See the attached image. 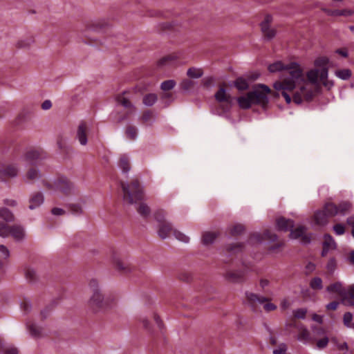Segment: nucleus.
<instances>
[{
  "label": "nucleus",
  "instance_id": "obj_1",
  "mask_svg": "<svg viewBox=\"0 0 354 354\" xmlns=\"http://www.w3.org/2000/svg\"><path fill=\"white\" fill-rule=\"evenodd\" d=\"M328 63L329 59L326 57L317 58L314 62L315 68L306 73L307 80L300 66L295 62L284 64L281 62H276L268 66V70L270 73H281L280 80L275 82L273 87L281 91L286 103L290 104L292 100L299 104L313 100L319 82L328 89L333 86V81L328 78Z\"/></svg>",
  "mask_w": 354,
  "mask_h": 354
},
{
  "label": "nucleus",
  "instance_id": "obj_2",
  "mask_svg": "<svg viewBox=\"0 0 354 354\" xmlns=\"http://www.w3.org/2000/svg\"><path fill=\"white\" fill-rule=\"evenodd\" d=\"M88 288L90 297L87 305L93 312L98 313L109 308V300L102 293L99 281L96 279L89 280Z\"/></svg>",
  "mask_w": 354,
  "mask_h": 354
},
{
  "label": "nucleus",
  "instance_id": "obj_3",
  "mask_svg": "<svg viewBox=\"0 0 354 354\" xmlns=\"http://www.w3.org/2000/svg\"><path fill=\"white\" fill-rule=\"evenodd\" d=\"M43 184L49 192L58 193L64 196L76 195L79 192L74 184L66 178L44 180Z\"/></svg>",
  "mask_w": 354,
  "mask_h": 354
},
{
  "label": "nucleus",
  "instance_id": "obj_4",
  "mask_svg": "<svg viewBox=\"0 0 354 354\" xmlns=\"http://www.w3.org/2000/svg\"><path fill=\"white\" fill-rule=\"evenodd\" d=\"M121 188L124 203L133 205L145 198L143 188L138 180H133L130 183H122Z\"/></svg>",
  "mask_w": 354,
  "mask_h": 354
},
{
  "label": "nucleus",
  "instance_id": "obj_5",
  "mask_svg": "<svg viewBox=\"0 0 354 354\" xmlns=\"http://www.w3.org/2000/svg\"><path fill=\"white\" fill-rule=\"evenodd\" d=\"M245 301L251 307H254L257 304H263V309L266 312L273 311L277 309V306L271 302V299L252 292H245Z\"/></svg>",
  "mask_w": 354,
  "mask_h": 354
},
{
  "label": "nucleus",
  "instance_id": "obj_6",
  "mask_svg": "<svg viewBox=\"0 0 354 354\" xmlns=\"http://www.w3.org/2000/svg\"><path fill=\"white\" fill-rule=\"evenodd\" d=\"M250 92L254 104H259L263 107H265L268 104V95L271 93V90L268 86L261 84H258L254 88L253 91Z\"/></svg>",
  "mask_w": 354,
  "mask_h": 354
},
{
  "label": "nucleus",
  "instance_id": "obj_7",
  "mask_svg": "<svg viewBox=\"0 0 354 354\" xmlns=\"http://www.w3.org/2000/svg\"><path fill=\"white\" fill-rule=\"evenodd\" d=\"M155 218L159 223L158 234L161 239H165L174 230L171 224L165 220V213L162 211L156 213Z\"/></svg>",
  "mask_w": 354,
  "mask_h": 354
},
{
  "label": "nucleus",
  "instance_id": "obj_8",
  "mask_svg": "<svg viewBox=\"0 0 354 354\" xmlns=\"http://www.w3.org/2000/svg\"><path fill=\"white\" fill-rule=\"evenodd\" d=\"M351 208L352 204L348 201H342L338 206L332 203H328L325 205V209L330 216H344L351 210Z\"/></svg>",
  "mask_w": 354,
  "mask_h": 354
},
{
  "label": "nucleus",
  "instance_id": "obj_9",
  "mask_svg": "<svg viewBox=\"0 0 354 354\" xmlns=\"http://www.w3.org/2000/svg\"><path fill=\"white\" fill-rule=\"evenodd\" d=\"M215 99L222 106L224 111L230 109L233 104V97L224 86H221L214 94Z\"/></svg>",
  "mask_w": 354,
  "mask_h": 354
},
{
  "label": "nucleus",
  "instance_id": "obj_10",
  "mask_svg": "<svg viewBox=\"0 0 354 354\" xmlns=\"http://www.w3.org/2000/svg\"><path fill=\"white\" fill-rule=\"evenodd\" d=\"M272 17L270 15H266L263 21L261 23V29L263 36L268 40H271L276 35V30L271 27Z\"/></svg>",
  "mask_w": 354,
  "mask_h": 354
},
{
  "label": "nucleus",
  "instance_id": "obj_11",
  "mask_svg": "<svg viewBox=\"0 0 354 354\" xmlns=\"http://www.w3.org/2000/svg\"><path fill=\"white\" fill-rule=\"evenodd\" d=\"M88 125L85 122H81L77 129L75 138L82 146L86 145L88 142Z\"/></svg>",
  "mask_w": 354,
  "mask_h": 354
},
{
  "label": "nucleus",
  "instance_id": "obj_12",
  "mask_svg": "<svg viewBox=\"0 0 354 354\" xmlns=\"http://www.w3.org/2000/svg\"><path fill=\"white\" fill-rule=\"evenodd\" d=\"M28 202V208L30 210L35 209L39 207L44 203V196L41 192H34L30 195Z\"/></svg>",
  "mask_w": 354,
  "mask_h": 354
},
{
  "label": "nucleus",
  "instance_id": "obj_13",
  "mask_svg": "<svg viewBox=\"0 0 354 354\" xmlns=\"http://www.w3.org/2000/svg\"><path fill=\"white\" fill-rule=\"evenodd\" d=\"M306 227L304 226H299L294 230L291 229L290 234V238L292 239H301V241L304 243H308L310 242V237L306 234Z\"/></svg>",
  "mask_w": 354,
  "mask_h": 354
},
{
  "label": "nucleus",
  "instance_id": "obj_14",
  "mask_svg": "<svg viewBox=\"0 0 354 354\" xmlns=\"http://www.w3.org/2000/svg\"><path fill=\"white\" fill-rule=\"evenodd\" d=\"M297 339L299 342L304 344H307L313 340L308 329L303 325L298 326Z\"/></svg>",
  "mask_w": 354,
  "mask_h": 354
},
{
  "label": "nucleus",
  "instance_id": "obj_15",
  "mask_svg": "<svg viewBox=\"0 0 354 354\" xmlns=\"http://www.w3.org/2000/svg\"><path fill=\"white\" fill-rule=\"evenodd\" d=\"M0 174L7 178H15L19 174V168L17 164H8L1 170Z\"/></svg>",
  "mask_w": 354,
  "mask_h": 354
},
{
  "label": "nucleus",
  "instance_id": "obj_16",
  "mask_svg": "<svg viewBox=\"0 0 354 354\" xmlns=\"http://www.w3.org/2000/svg\"><path fill=\"white\" fill-rule=\"evenodd\" d=\"M21 158L28 163L34 164L41 158V153L38 150L30 149L24 154Z\"/></svg>",
  "mask_w": 354,
  "mask_h": 354
},
{
  "label": "nucleus",
  "instance_id": "obj_17",
  "mask_svg": "<svg viewBox=\"0 0 354 354\" xmlns=\"http://www.w3.org/2000/svg\"><path fill=\"white\" fill-rule=\"evenodd\" d=\"M237 102L240 108L243 109H248L250 108L253 104H254L251 92H249L246 95L238 97Z\"/></svg>",
  "mask_w": 354,
  "mask_h": 354
},
{
  "label": "nucleus",
  "instance_id": "obj_18",
  "mask_svg": "<svg viewBox=\"0 0 354 354\" xmlns=\"http://www.w3.org/2000/svg\"><path fill=\"white\" fill-rule=\"evenodd\" d=\"M336 248V243L333 237L329 234H325L324 236L322 256L326 255L329 250H334Z\"/></svg>",
  "mask_w": 354,
  "mask_h": 354
},
{
  "label": "nucleus",
  "instance_id": "obj_19",
  "mask_svg": "<svg viewBox=\"0 0 354 354\" xmlns=\"http://www.w3.org/2000/svg\"><path fill=\"white\" fill-rule=\"evenodd\" d=\"M330 216L324 206L323 210H318L315 213L314 221L317 225H323L327 223L328 218Z\"/></svg>",
  "mask_w": 354,
  "mask_h": 354
},
{
  "label": "nucleus",
  "instance_id": "obj_20",
  "mask_svg": "<svg viewBox=\"0 0 354 354\" xmlns=\"http://www.w3.org/2000/svg\"><path fill=\"white\" fill-rule=\"evenodd\" d=\"M41 175L39 170L35 167L30 168L24 176L26 182H34L41 178Z\"/></svg>",
  "mask_w": 354,
  "mask_h": 354
},
{
  "label": "nucleus",
  "instance_id": "obj_21",
  "mask_svg": "<svg viewBox=\"0 0 354 354\" xmlns=\"http://www.w3.org/2000/svg\"><path fill=\"white\" fill-rule=\"evenodd\" d=\"M342 301L345 304L354 306V284L346 289L342 297Z\"/></svg>",
  "mask_w": 354,
  "mask_h": 354
},
{
  "label": "nucleus",
  "instance_id": "obj_22",
  "mask_svg": "<svg viewBox=\"0 0 354 354\" xmlns=\"http://www.w3.org/2000/svg\"><path fill=\"white\" fill-rule=\"evenodd\" d=\"M326 290L330 293L337 294L342 298L346 288L344 287L342 282L337 281L328 286L326 288Z\"/></svg>",
  "mask_w": 354,
  "mask_h": 354
},
{
  "label": "nucleus",
  "instance_id": "obj_23",
  "mask_svg": "<svg viewBox=\"0 0 354 354\" xmlns=\"http://www.w3.org/2000/svg\"><path fill=\"white\" fill-rule=\"evenodd\" d=\"M118 166L123 173H128L130 171V160L129 156L127 154H122L120 156Z\"/></svg>",
  "mask_w": 354,
  "mask_h": 354
},
{
  "label": "nucleus",
  "instance_id": "obj_24",
  "mask_svg": "<svg viewBox=\"0 0 354 354\" xmlns=\"http://www.w3.org/2000/svg\"><path fill=\"white\" fill-rule=\"evenodd\" d=\"M10 234L16 241H21L25 237V231L20 225H13L10 227Z\"/></svg>",
  "mask_w": 354,
  "mask_h": 354
},
{
  "label": "nucleus",
  "instance_id": "obj_25",
  "mask_svg": "<svg viewBox=\"0 0 354 354\" xmlns=\"http://www.w3.org/2000/svg\"><path fill=\"white\" fill-rule=\"evenodd\" d=\"M277 227L279 230L288 231L293 227V221L290 219L280 218L277 221Z\"/></svg>",
  "mask_w": 354,
  "mask_h": 354
},
{
  "label": "nucleus",
  "instance_id": "obj_26",
  "mask_svg": "<svg viewBox=\"0 0 354 354\" xmlns=\"http://www.w3.org/2000/svg\"><path fill=\"white\" fill-rule=\"evenodd\" d=\"M109 26V23L106 19H98L91 24L89 28L93 31H100Z\"/></svg>",
  "mask_w": 354,
  "mask_h": 354
},
{
  "label": "nucleus",
  "instance_id": "obj_27",
  "mask_svg": "<svg viewBox=\"0 0 354 354\" xmlns=\"http://www.w3.org/2000/svg\"><path fill=\"white\" fill-rule=\"evenodd\" d=\"M245 272L241 270L230 271L226 274V277L231 281L237 282L242 280Z\"/></svg>",
  "mask_w": 354,
  "mask_h": 354
},
{
  "label": "nucleus",
  "instance_id": "obj_28",
  "mask_svg": "<svg viewBox=\"0 0 354 354\" xmlns=\"http://www.w3.org/2000/svg\"><path fill=\"white\" fill-rule=\"evenodd\" d=\"M217 236L218 234L215 232H205L202 237L203 243L205 245L212 244Z\"/></svg>",
  "mask_w": 354,
  "mask_h": 354
},
{
  "label": "nucleus",
  "instance_id": "obj_29",
  "mask_svg": "<svg viewBox=\"0 0 354 354\" xmlns=\"http://www.w3.org/2000/svg\"><path fill=\"white\" fill-rule=\"evenodd\" d=\"M83 201L77 203H70L68 204V208L71 212L76 216H79L83 214Z\"/></svg>",
  "mask_w": 354,
  "mask_h": 354
},
{
  "label": "nucleus",
  "instance_id": "obj_30",
  "mask_svg": "<svg viewBox=\"0 0 354 354\" xmlns=\"http://www.w3.org/2000/svg\"><path fill=\"white\" fill-rule=\"evenodd\" d=\"M30 334L33 337H39L43 334V328L35 324H27Z\"/></svg>",
  "mask_w": 354,
  "mask_h": 354
},
{
  "label": "nucleus",
  "instance_id": "obj_31",
  "mask_svg": "<svg viewBox=\"0 0 354 354\" xmlns=\"http://www.w3.org/2000/svg\"><path fill=\"white\" fill-rule=\"evenodd\" d=\"M117 100L118 104H121L124 108L128 109L131 113L135 111V106L123 95H119Z\"/></svg>",
  "mask_w": 354,
  "mask_h": 354
},
{
  "label": "nucleus",
  "instance_id": "obj_32",
  "mask_svg": "<svg viewBox=\"0 0 354 354\" xmlns=\"http://www.w3.org/2000/svg\"><path fill=\"white\" fill-rule=\"evenodd\" d=\"M158 100V96L155 93H148L143 97L142 102L147 106H153Z\"/></svg>",
  "mask_w": 354,
  "mask_h": 354
},
{
  "label": "nucleus",
  "instance_id": "obj_33",
  "mask_svg": "<svg viewBox=\"0 0 354 354\" xmlns=\"http://www.w3.org/2000/svg\"><path fill=\"white\" fill-rule=\"evenodd\" d=\"M0 218L7 222H11L14 220L13 214L6 207H0Z\"/></svg>",
  "mask_w": 354,
  "mask_h": 354
},
{
  "label": "nucleus",
  "instance_id": "obj_34",
  "mask_svg": "<svg viewBox=\"0 0 354 354\" xmlns=\"http://www.w3.org/2000/svg\"><path fill=\"white\" fill-rule=\"evenodd\" d=\"M335 75L342 80H348L351 77L352 73L350 69L344 68L336 71Z\"/></svg>",
  "mask_w": 354,
  "mask_h": 354
},
{
  "label": "nucleus",
  "instance_id": "obj_35",
  "mask_svg": "<svg viewBox=\"0 0 354 354\" xmlns=\"http://www.w3.org/2000/svg\"><path fill=\"white\" fill-rule=\"evenodd\" d=\"M234 85L239 91H245L249 87L248 82L243 77L237 78L234 81Z\"/></svg>",
  "mask_w": 354,
  "mask_h": 354
},
{
  "label": "nucleus",
  "instance_id": "obj_36",
  "mask_svg": "<svg viewBox=\"0 0 354 354\" xmlns=\"http://www.w3.org/2000/svg\"><path fill=\"white\" fill-rule=\"evenodd\" d=\"M203 71L201 68L192 67L187 71V75L190 78H199L202 77Z\"/></svg>",
  "mask_w": 354,
  "mask_h": 354
},
{
  "label": "nucleus",
  "instance_id": "obj_37",
  "mask_svg": "<svg viewBox=\"0 0 354 354\" xmlns=\"http://www.w3.org/2000/svg\"><path fill=\"white\" fill-rule=\"evenodd\" d=\"M138 212L143 217L148 216L151 213L149 207L145 203H141L137 208Z\"/></svg>",
  "mask_w": 354,
  "mask_h": 354
},
{
  "label": "nucleus",
  "instance_id": "obj_38",
  "mask_svg": "<svg viewBox=\"0 0 354 354\" xmlns=\"http://www.w3.org/2000/svg\"><path fill=\"white\" fill-rule=\"evenodd\" d=\"M310 286L313 290H321L323 288L322 280L319 277H314L310 283Z\"/></svg>",
  "mask_w": 354,
  "mask_h": 354
},
{
  "label": "nucleus",
  "instance_id": "obj_39",
  "mask_svg": "<svg viewBox=\"0 0 354 354\" xmlns=\"http://www.w3.org/2000/svg\"><path fill=\"white\" fill-rule=\"evenodd\" d=\"M34 43V39L32 37H28L19 40L17 43V46L19 48H27L31 46Z\"/></svg>",
  "mask_w": 354,
  "mask_h": 354
},
{
  "label": "nucleus",
  "instance_id": "obj_40",
  "mask_svg": "<svg viewBox=\"0 0 354 354\" xmlns=\"http://www.w3.org/2000/svg\"><path fill=\"white\" fill-rule=\"evenodd\" d=\"M263 239L274 240L275 239V236L270 235L269 232H266L264 234V238H261L259 234H254L251 237V241H253V240H257V242H261Z\"/></svg>",
  "mask_w": 354,
  "mask_h": 354
},
{
  "label": "nucleus",
  "instance_id": "obj_41",
  "mask_svg": "<svg viewBox=\"0 0 354 354\" xmlns=\"http://www.w3.org/2000/svg\"><path fill=\"white\" fill-rule=\"evenodd\" d=\"M127 137L130 140H135L137 138L138 129L136 127L129 126L126 129Z\"/></svg>",
  "mask_w": 354,
  "mask_h": 354
},
{
  "label": "nucleus",
  "instance_id": "obj_42",
  "mask_svg": "<svg viewBox=\"0 0 354 354\" xmlns=\"http://www.w3.org/2000/svg\"><path fill=\"white\" fill-rule=\"evenodd\" d=\"M25 276L27 279L30 281H34L37 277V272L35 270L31 267H26L25 268Z\"/></svg>",
  "mask_w": 354,
  "mask_h": 354
},
{
  "label": "nucleus",
  "instance_id": "obj_43",
  "mask_svg": "<svg viewBox=\"0 0 354 354\" xmlns=\"http://www.w3.org/2000/svg\"><path fill=\"white\" fill-rule=\"evenodd\" d=\"M173 234L176 239L181 242L187 243L189 241V237L178 230H174Z\"/></svg>",
  "mask_w": 354,
  "mask_h": 354
},
{
  "label": "nucleus",
  "instance_id": "obj_44",
  "mask_svg": "<svg viewBox=\"0 0 354 354\" xmlns=\"http://www.w3.org/2000/svg\"><path fill=\"white\" fill-rule=\"evenodd\" d=\"M10 227L7 224L0 222V236L8 237L10 235Z\"/></svg>",
  "mask_w": 354,
  "mask_h": 354
},
{
  "label": "nucleus",
  "instance_id": "obj_45",
  "mask_svg": "<svg viewBox=\"0 0 354 354\" xmlns=\"http://www.w3.org/2000/svg\"><path fill=\"white\" fill-rule=\"evenodd\" d=\"M244 231V227L241 224H236L230 228V232L232 235L236 236L241 234Z\"/></svg>",
  "mask_w": 354,
  "mask_h": 354
},
{
  "label": "nucleus",
  "instance_id": "obj_46",
  "mask_svg": "<svg viewBox=\"0 0 354 354\" xmlns=\"http://www.w3.org/2000/svg\"><path fill=\"white\" fill-rule=\"evenodd\" d=\"M329 342V339L328 337L324 336L322 338L317 339L316 342V347L317 348L322 350L325 348Z\"/></svg>",
  "mask_w": 354,
  "mask_h": 354
},
{
  "label": "nucleus",
  "instance_id": "obj_47",
  "mask_svg": "<svg viewBox=\"0 0 354 354\" xmlns=\"http://www.w3.org/2000/svg\"><path fill=\"white\" fill-rule=\"evenodd\" d=\"M353 315L351 313H346L344 315L343 321L344 325L348 328H354V324H352Z\"/></svg>",
  "mask_w": 354,
  "mask_h": 354
},
{
  "label": "nucleus",
  "instance_id": "obj_48",
  "mask_svg": "<svg viewBox=\"0 0 354 354\" xmlns=\"http://www.w3.org/2000/svg\"><path fill=\"white\" fill-rule=\"evenodd\" d=\"M328 13L330 15H335V16H341V15L349 16L353 14V12L349 10H336L334 11H328Z\"/></svg>",
  "mask_w": 354,
  "mask_h": 354
},
{
  "label": "nucleus",
  "instance_id": "obj_49",
  "mask_svg": "<svg viewBox=\"0 0 354 354\" xmlns=\"http://www.w3.org/2000/svg\"><path fill=\"white\" fill-rule=\"evenodd\" d=\"M175 82L174 80H167L161 84V89L163 91H169L175 86Z\"/></svg>",
  "mask_w": 354,
  "mask_h": 354
},
{
  "label": "nucleus",
  "instance_id": "obj_50",
  "mask_svg": "<svg viewBox=\"0 0 354 354\" xmlns=\"http://www.w3.org/2000/svg\"><path fill=\"white\" fill-rule=\"evenodd\" d=\"M331 342L335 344L337 348L340 351L348 350V346L346 342H338L337 339L335 337L331 338Z\"/></svg>",
  "mask_w": 354,
  "mask_h": 354
},
{
  "label": "nucleus",
  "instance_id": "obj_51",
  "mask_svg": "<svg viewBox=\"0 0 354 354\" xmlns=\"http://www.w3.org/2000/svg\"><path fill=\"white\" fill-rule=\"evenodd\" d=\"M194 86V82L189 80H184L180 83V87L184 91H188Z\"/></svg>",
  "mask_w": 354,
  "mask_h": 354
},
{
  "label": "nucleus",
  "instance_id": "obj_52",
  "mask_svg": "<svg viewBox=\"0 0 354 354\" xmlns=\"http://www.w3.org/2000/svg\"><path fill=\"white\" fill-rule=\"evenodd\" d=\"M177 59V57L175 55H167L162 58H161L158 62V65L162 66L167 64L170 61H174Z\"/></svg>",
  "mask_w": 354,
  "mask_h": 354
},
{
  "label": "nucleus",
  "instance_id": "obj_53",
  "mask_svg": "<svg viewBox=\"0 0 354 354\" xmlns=\"http://www.w3.org/2000/svg\"><path fill=\"white\" fill-rule=\"evenodd\" d=\"M306 312V310L304 308L297 309L293 311V315L297 318L304 319Z\"/></svg>",
  "mask_w": 354,
  "mask_h": 354
},
{
  "label": "nucleus",
  "instance_id": "obj_54",
  "mask_svg": "<svg viewBox=\"0 0 354 354\" xmlns=\"http://www.w3.org/2000/svg\"><path fill=\"white\" fill-rule=\"evenodd\" d=\"M9 256L10 252L8 248L3 245H0V257L1 259H6L8 258Z\"/></svg>",
  "mask_w": 354,
  "mask_h": 354
},
{
  "label": "nucleus",
  "instance_id": "obj_55",
  "mask_svg": "<svg viewBox=\"0 0 354 354\" xmlns=\"http://www.w3.org/2000/svg\"><path fill=\"white\" fill-rule=\"evenodd\" d=\"M336 268V261L334 259H330L326 265L328 271L330 273L333 272Z\"/></svg>",
  "mask_w": 354,
  "mask_h": 354
},
{
  "label": "nucleus",
  "instance_id": "obj_56",
  "mask_svg": "<svg viewBox=\"0 0 354 354\" xmlns=\"http://www.w3.org/2000/svg\"><path fill=\"white\" fill-rule=\"evenodd\" d=\"M287 346L285 344H281L279 347L273 351V354H285Z\"/></svg>",
  "mask_w": 354,
  "mask_h": 354
},
{
  "label": "nucleus",
  "instance_id": "obj_57",
  "mask_svg": "<svg viewBox=\"0 0 354 354\" xmlns=\"http://www.w3.org/2000/svg\"><path fill=\"white\" fill-rule=\"evenodd\" d=\"M333 230H334L335 234L337 235H342L345 232V227L342 224H337V225H334Z\"/></svg>",
  "mask_w": 354,
  "mask_h": 354
},
{
  "label": "nucleus",
  "instance_id": "obj_58",
  "mask_svg": "<svg viewBox=\"0 0 354 354\" xmlns=\"http://www.w3.org/2000/svg\"><path fill=\"white\" fill-rule=\"evenodd\" d=\"M4 354H18V351L16 348L13 346H6L3 349Z\"/></svg>",
  "mask_w": 354,
  "mask_h": 354
},
{
  "label": "nucleus",
  "instance_id": "obj_59",
  "mask_svg": "<svg viewBox=\"0 0 354 354\" xmlns=\"http://www.w3.org/2000/svg\"><path fill=\"white\" fill-rule=\"evenodd\" d=\"M51 213L55 216H62L65 214L66 212L64 209L59 207H53L51 209Z\"/></svg>",
  "mask_w": 354,
  "mask_h": 354
},
{
  "label": "nucleus",
  "instance_id": "obj_60",
  "mask_svg": "<svg viewBox=\"0 0 354 354\" xmlns=\"http://www.w3.org/2000/svg\"><path fill=\"white\" fill-rule=\"evenodd\" d=\"M153 117L152 112L147 111L145 112L142 115V120L145 122H147L151 120Z\"/></svg>",
  "mask_w": 354,
  "mask_h": 354
},
{
  "label": "nucleus",
  "instance_id": "obj_61",
  "mask_svg": "<svg viewBox=\"0 0 354 354\" xmlns=\"http://www.w3.org/2000/svg\"><path fill=\"white\" fill-rule=\"evenodd\" d=\"M270 284V282L267 279H261L259 281L260 287L263 290H265Z\"/></svg>",
  "mask_w": 354,
  "mask_h": 354
},
{
  "label": "nucleus",
  "instance_id": "obj_62",
  "mask_svg": "<svg viewBox=\"0 0 354 354\" xmlns=\"http://www.w3.org/2000/svg\"><path fill=\"white\" fill-rule=\"evenodd\" d=\"M311 328L317 335H322L325 334V330L323 328H318L317 326H313Z\"/></svg>",
  "mask_w": 354,
  "mask_h": 354
},
{
  "label": "nucleus",
  "instance_id": "obj_63",
  "mask_svg": "<svg viewBox=\"0 0 354 354\" xmlns=\"http://www.w3.org/2000/svg\"><path fill=\"white\" fill-rule=\"evenodd\" d=\"M52 106V102L49 100H46L41 104V109L43 110H48Z\"/></svg>",
  "mask_w": 354,
  "mask_h": 354
},
{
  "label": "nucleus",
  "instance_id": "obj_64",
  "mask_svg": "<svg viewBox=\"0 0 354 354\" xmlns=\"http://www.w3.org/2000/svg\"><path fill=\"white\" fill-rule=\"evenodd\" d=\"M140 322L142 324V326L145 328H146L148 330H151V328L149 326V323L147 317H141L140 318Z\"/></svg>",
  "mask_w": 354,
  "mask_h": 354
}]
</instances>
